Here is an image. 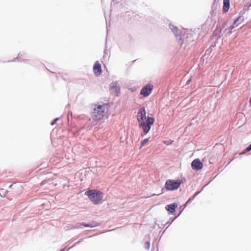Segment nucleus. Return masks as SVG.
<instances>
[{
  "instance_id": "1",
  "label": "nucleus",
  "mask_w": 251,
  "mask_h": 251,
  "mask_svg": "<svg viewBox=\"0 0 251 251\" xmlns=\"http://www.w3.org/2000/svg\"><path fill=\"white\" fill-rule=\"evenodd\" d=\"M139 126L142 129L145 134H147L150 130L151 126L154 122V118L151 117H146V112L144 108H139L137 116Z\"/></svg>"
},
{
  "instance_id": "2",
  "label": "nucleus",
  "mask_w": 251,
  "mask_h": 251,
  "mask_svg": "<svg viewBox=\"0 0 251 251\" xmlns=\"http://www.w3.org/2000/svg\"><path fill=\"white\" fill-rule=\"evenodd\" d=\"M106 105L105 104H98L95 106L92 112V117L95 121L101 119L105 114Z\"/></svg>"
},
{
  "instance_id": "3",
  "label": "nucleus",
  "mask_w": 251,
  "mask_h": 251,
  "mask_svg": "<svg viewBox=\"0 0 251 251\" xmlns=\"http://www.w3.org/2000/svg\"><path fill=\"white\" fill-rule=\"evenodd\" d=\"M85 195L88 196L94 204L100 203L103 199V194L100 191L96 190H90L85 192Z\"/></svg>"
},
{
  "instance_id": "4",
  "label": "nucleus",
  "mask_w": 251,
  "mask_h": 251,
  "mask_svg": "<svg viewBox=\"0 0 251 251\" xmlns=\"http://www.w3.org/2000/svg\"><path fill=\"white\" fill-rule=\"evenodd\" d=\"M181 184L179 180L168 179L165 183V187L168 190H174L178 189Z\"/></svg>"
},
{
  "instance_id": "5",
  "label": "nucleus",
  "mask_w": 251,
  "mask_h": 251,
  "mask_svg": "<svg viewBox=\"0 0 251 251\" xmlns=\"http://www.w3.org/2000/svg\"><path fill=\"white\" fill-rule=\"evenodd\" d=\"M169 27L173 33L175 35L176 39L178 41H181L182 37L181 30L177 27L171 24H169Z\"/></svg>"
},
{
  "instance_id": "6",
  "label": "nucleus",
  "mask_w": 251,
  "mask_h": 251,
  "mask_svg": "<svg viewBox=\"0 0 251 251\" xmlns=\"http://www.w3.org/2000/svg\"><path fill=\"white\" fill-rule=\"evenodd\" d=\"M152 89L153 86L151 85L148 84L141 89L140 94L145 97H148L151 93Z\"/></svg>"
},
{
  "instance_id": "7",
  "label": "nucleus",
  "mask_w": 251,
  "mask_h": 251,
  "mask_svg": "<svg viewBox=\"0 0 251 251\" xmlns=\"http://www.w3.org/2000/svg\"><path fill=\"white\" fill-rule=\"evenodd\" d=\"M191 166L194 170H200L202 168L203 164L199 159H196L192 161Z\"/></svg>"
},
{
  "instance_id": "8",
  "label": "nucleus",
  "mask_w": 251,
  "mask_h": 251,
  "mask_svg": "<svg viewBox=\"0 0 251 251\" xmlns=\"http://www.w3.org/2000/svg\"><path fill=\"white\" fill-rule=\"evenodd\" d=\"M82 226L85 227H96V226H99V224H98L96 222H93L92 223H91L90 224H86L84 223H77L75 225L74 228H82Z\"/></svg>"
},
{
  "instance_id": "9",
  "label": "nucleus",
  "mask_w": 251,
  "mask_h": 251,
  "mask_svg": "<svg viewBox=\"0 0 251 251\" xmlns=\"http://www.w3.org/2000/svg\"><path fill=\"white\" fill-rule=\"evenodd\" d=\"M110 88L111 90H114L115 92L117 94V96H119V93L120 91V87L117 81H113L111 82L110 85Z\"/></svg>"
},
{
  "instance_id": "10",
  "label": "nucleus",
  "mask_w": 251,
  "mask_h": 251,
  "mask_svg": "<svg viewBox=\"0 0 251 251\" xmlns=\"http://www.w3.org/2000/svg\"><path fill=\"white\" fill-rule=\"evenodd\" d=\"M93 71L94 74L97 76H99L101 72V65L98 61L95 62L93 67Z\"/></svg>"
},
{
  "instance_id": "11",
  "label": "nucleus",
  "mask_w": 251,
  "mask_h": 251,
  "mask_svg": "<svg viewBox=\"0 0 251 251\" xmlns=\"http://www.w3.org/2000/svg\"><path fill=\"white\" fill-rule=\"evenodd\" d=\"M177 204L174 203L168 204L166 206L165 209L171 213H174L175 211V209L177 207Z\"/></svg>"
},
{
  "instance_id": "12",
  "label": "nucleus",
  "mask_w": 251,
  "mask_h": 251,
  "mask_svg": "<svg viewBox=\"0 0 251 251\" xmlns=\"http://www.w3.org/2000/svg\"><path fill=\"white\" fill-rule=\"evenodd\" d=\"M243 21V18L242 17H239L236 20H235L234 21L233 25L230 26V29L232 30L236 26H237L238 25H239L240 23H241Z\"/></svg>"
},
{
  "instance_id": "13",
  "label": "nucleus",
  "mask_w": 251,
  "mask_h": 251,
  "mask_svg": "<svg viewBox=\"0 0 251 251\" xmlns=\"http://www.w3.org/2000/svg\"><path fill=\"white\" fill-rule=\"evenodd\" d=\"M229 8V0H224L223 11L227 12Z\"/></svg>"
},
{
  "instance_id": "14",
  "label": "nucleus",
  "mask_w": 251,
  "mask_h": 251,
  "mask_svg": "<svg viewBox=\"0 0 251 251\" xmlns=\"http://www.w3.org/2000/svg\"><path fill=\"white\" fill-rule=\"evenodd\" d=\"M7 193H8V191L7 190H5L3 189L0 190V195L1 197H6Z\"/></svg>"
},
{
  "instance_id": "15",
  "label": "nucleus",
  "mask_w": 251,
  "mask_h": 251,
  "mask_svg": "<svg viewBox=\"0 0 251 251\" xmlns=\"http://www.w3.org/2000/svg\"><path fill=\"white\" fill-rule=\"evenodd\" d=\"M145 248L149 250L150 248V243L149 242H146L145 244Z\"/></svg>"
},
{
  "instance_id": "16",
  "label": "nucleus",
  "mask_w": 251,
  "mask_h": 251,
  "mask_svg": "<svg viewBox=\"0 0 251 251\" xmlns=\"http://www.w3.org/2000/svg\"><path fill=\"white\" fill-rule=\"evenodd\" d=\"M83 239H81L80 241L75 243L73 246H72L71 247H70L69 248H68V250H70L71 249V248L75 247V246H76L77 244H78L79 243H80L82 241Z\"/></svg>"
},
{
  "instance_id": "17",
  "label": "nucleus",
  "mask_w": 251,
  "mask_h": 251,
  "mask_svg": "<svg viewBox=\"0 0 251 251\" xmlns=\"http://www.w3.org/2000/svg\"><path fill=\"white\" fill-rule=\"evenodd\" d=\"M149 139H144L142 142V143H141V146H144L148 141Z\"/></svg>"
},
{
  "instance_id": "18",
  "label": "nucleus",
  "mask_w": 251,
  "mask_h": 251,
  "mask_svg": "<svg viewBox=\"0 0 251 251\" xmlns=\"http://www.w3.org/2000/svg\"><path fill=\"white\" fill-rule=\"evenodd\" d=\"M59 118H55L53 122H51V125L52 126H53L55 123L58 120Z\"/></svg>"
},
{
  "instance_id": "19",
  "label": "nucleus",
  "mask_w": 251,
  "mask_h": 251,
  "mask_svg": "<svg viewBox=\"0 0 251 251\" xmlns=\"http://www.w3.org/2000/svg\"><path fill=\"white\" fill-rule=\"evenodd\" d=\"M251 151V144L247 148H246V151Z\"/></svg>"
},
{
  "instance_id": "20",
  "label": "nucleus",
  "mask_w": 251,
  "mask_h": 251,
  "mask_svg": "<svg viewBox=\"0 0 251 251\" xmlns=\"http://www.w3.org/2000/svg\"><path fill=\"white\" fill-rule=\"evenodd\" d=\"M203 189V188H202V189L200 191H198V192H197L193 196V198H194L195 197H196L197 195H198L201 191V190Z\"/></svg>"
},
{
  "instance_id": "21",
  "label": "nucleus",
  "mask_w": 251,
  "mask_h": 251,
  "mask_svg": "<svg viewBox=\"0 0 251 251\" xmlns=\"http://www.w3.org/2000/svg\"><path fill=\"white\" fill-rule=\"evenodd\" d=\"M68 249L66 250L65 248H63L60 251H68Z\"/></svg>"
},
{
  "instance_id": "22",
  "label": "nucleus",
  "mask_w": 251,
  "mask_h": 251,
  "mask_svg": "<svg viewBox=\"0 0 251 251\" xmlns=\"http://www.w3.org/2000/svg\"><path fill=\"white\" fill-rule=\"evenodd\" d=\"M75 226H75H72L71 227H70V229H75L74 228V227Z\"/></svg>"
},
{
  "instance_id": "23",
  "label": "nucleus",
  "mask_w": 251,
  "mask_h": 251,
  "mask_svg": "<svg viewBox=\"0 0 251 251\" xmlns=\"http://www.w3.org/2000/svg\"><path fill=\"white\" fill-rule=\"evenodd\" d=\"M191 80V79H189V80H188L187 81V83H188V84L189 83V82H190Z\"/></svg>"
},
{
  "instance_id": "24",
  "label": "nucleus",
  "mask_w": 251,
  "mask_h": 251,
  "mask_svg": "<svg viewBox=\"0 0 251 251\" xmlns=\"http://www.w3.org/2000/svg\"><path fill=\"white\" fill-rule=\"evenodd\" d=\"M191 200V199H189V200L187 201L186 204L188 203Z\"/></svg>"
},
{
  "instance_id": "25",
  "label": "nucleus",
  "mask_w": 251,
  "mask_h": 251,
  "mask_svg": "<svg viewBox=\"0 0 251 251\" xmlns=\"http://www.w3.org/2000/svg\"><path fill=\"white\" fill-rule=\"evenodd\" d=\"M165 143L167 144V145H169V141H167L165 142Z\"/></svg>"
},
{
  "instance_id": "26",
  "label": "nucleus",
  "mask_w": 251,
  "mask_h": 251,
  "mask_svg": "<svg viewBox=\"0 0 251 251\" xmlns=\"http://www.w3.org/2000/svg\"><path fill=\"white\" fill-rule=\"evenodd\" d=\"M176 218H175V219H174L173 220H172L171 222V223H170V224H171L174 221V220L176 219Z\"/></svg>"
},
{
  "instance_id": "27",
  "label": "nucleus",
  "mask_w": 251,
  "mask_h": 251,
  "mask_svg": "<svg viewBox=\"0 0 251 251\" xmlns=\"http://www.w3.org/2000/svg\"><path fill=\"white\" fill-rule=\"evenodd\" d=\"M20 54H18V57L17 59H18V58H20Z\"/></svg>"
},
{
  "instance_id": "28",
  "label": "nucleus",
  "mask_w": 251,
  "mask_h": 251,
  "mask_svg": "<svg viewBox=\"0 0 251 251\" xmlns=\"http://www.w3.org/2000/svg\"><path fill=\"white\" fill-rule=\"evenodd\" d=\"M250 103H251V99H250Z\"/></svg>"
},
{
  "instance_id": "29",
  "label": "nucleus",
  "mask_w": 251,
  "mask_h": 251,
  "mask_svg": "<svg viewBox=\"0 0 251 251\" xmlns=\"http://www.w3.org/2000/svg\"><path fill=\"white\" fill-rule=\"evenodd\" d=\"M207 185V184H206L204 187L206 186Z\"/></svg>"
},
{
  "instance_id": "30",
  "label": "nucleus",
  "mask_w": 251,
  "mask_h": 251,
  "mask_svg": "<svg viewBox=\"0 0 251 251\" xmlns=\"http://www.w3.org/2000/svg\"><path fill=\"white\" fill-rule=\"evenodd\" d=\"M207 185V184H206L204 187L206 186Z\"/></svg>"
},
{
  "instance_id": "31",
  "label": "nucleus",
  "mask_w": 251,
  "mask_h": 251,
  "mask_svg": "<svg viewBox=\"0 0 251 251\" xmlns=\"http://www.w3.org/2000/svg\"><path fill=\"white\" fill-rule=\"evenodd\" d=\"M207 185V184H206L204 187L206 186Z\"/></svg>"
}]
</instances>
